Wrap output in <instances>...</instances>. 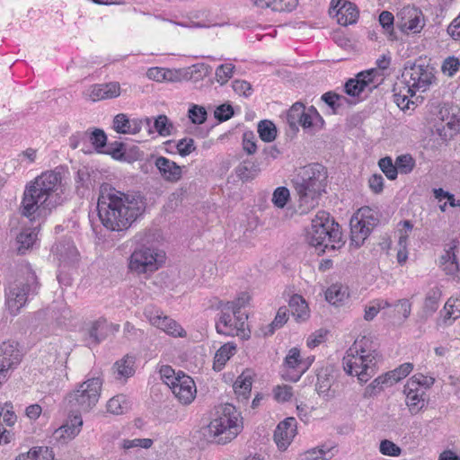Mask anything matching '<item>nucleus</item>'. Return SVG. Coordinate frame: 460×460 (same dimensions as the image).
Instances as JSON below:
<instances>
[{
    "label": "nucleus",
    "instance_id": "nucleus-1",
    "mask_svg": "<svg viewBox=\"0 0 460 460\" xmlns=\"http://www.w3.org/2000/svg\"><path fill=\"white\" fill-rule=\"evenodd\" d=\"M145 209L146 199L140 193H125L109 183L101 185L97 211L102 225L107 230H128Z\"/></svg>",
    "mask_w": 460,
    "mask_h": 460
},
{
    "label": "nucleus",
    "instance_id": "nucleus-2",
    "mask_svg": "<svg viewBox=\"0 0 460 460\" xmlns=\"http://www.w3.org/2000/svg\"><path fill=\"white\" fill-rule=\"evenodd\" d=\"M60 172L48 171L30 181L23 191L20 212L26 217H34L40 210L49 212L64 202V189Z\"/></svg>",
    "mask_w": 460,
    "mask_h": 460
},
{
    "label": "nucleus",
    "instance_id": "nucleus-3",
    "mask_svg": "<svg viewBox=\"0 0 460 460\" xmlns=\"http://www.w3.org/2000/svg\"><path fill=\"white\" fill-rule=\"evenodd\" d=\"M327 178L326 168L318 163L299 168L292 184L298 196L301 213H306L318 204V199L325 192Z\"/></svg>",
    "mask_w": 460,
    "mask_h": 460
},
{
    "label": "nucleus",
    "instance_id": "nucleus-4",
    "mask_svg": "<svg viewBox=\"0 0 460 460\" xmlns=\"http://www.w3.org/2000/svg\"><path fill=\"white\" fill-rule=\"evenodd\" d=\"M377 357L376 344L370 337L363 336L346 351L343 368L348 375L357 376L360 384H365L376 373Z\"/></svg>",
    "mask_w": 460,
    "mask_h": 460
},
{
    "label": "nucleus",
    "instance_id": "nucleus-5",
    "mask_svg": "<svg viewBox=\"0 0 460 460\" xmlns=\"http://www.w3.org/2000/svg\"><path fill=\"white\" fill-rule=\"evenodd\" d=\"M239 417L240 413L233 404L217 406L209 424L202 429L204 438L207 442L217 445L231 442L243 429Z\"/></svg>",
    "mask_w": 460,
    "mask_h": 460
},
{
    "label": "nucleus",
    "instance_id": "nucleus-6",
    "mask_svg": "<svg viewBox=\"0 0 460 460\" xmlns=\"http://www.w3.org/2000/svg\"><path fill=\"white\" fill-rule=\"evenodd\" d=\"M306 240L315 248L318 255H322L326 251L339 250L344 245L339 224L323 210L318 211L312 219Z\"/></svg>",
    "mask_w": 460,
    "mask_h": 460
},
{
    "label": "nucleus",
    "instance_id": "nucleus-7",
    "mask_svg": "<svg viewBox=\"0 0 460 460\" xmlns=\"http://www.w3.org/2000/svg\"><path fill=\"white\" fill-rule=\"evenodd\" d=\"M40 283L36 273L27 269L20 279L5 291V304L12 315H17L30 299L39 294Z\"/></svg>",
    "mask_w": 460,
    "mask_h": 460
},
{
    "label": "nucleus",
    "instance_id": "nucleus-8",
    "mask_svg": "<svg viewBox=\"0 0 460 460\" xmlns=\"http://www.w3.org/2000/svg\"><path fill=\"white\" fill-rule=\"evenodd\" d=\"M401 76L411 96L417 91L426 92L436 80L434 68L421 58L406 61Z\"/></svg>",
    "mask_w": 460,
    "mask_h": 460
},
{
    "label": "nucleus",
    "instance_id": "nucleus-9",
    "mask_svg": "<svg viewBox=\"0 0 460 460\" xmlns=\"http://www.w3.org/2000/svg\"><path fill=\"white\" fill-rule=\"evenodd\" d=\"M102 386L100 377L88 378L69 393L66 400L71 411L88 412L97 404Z\"/></svg>",
    "mask_w": 460,
    "mask_h": 460
},
{
    "label": "nucleus",
    "instance_id": "nucleus-10",
    "mask_svg": "<svg viewBox=\"0 0 460 460\" xmlns=\"http://www.w3.org/2000/svg\"><path fill=\"white\" fill-rule=\"evenodd\" d=\"M164 255L153 245L138 244L129 258L128 268L138 274L152 273L163 263Z\"/></svg>",
    "mask_w": 460,
    "mask_h": 460
},
{
    "label": "nucleus",
    "instance_id": "nucleus-11",
    "mask_svg": "<svg viewBox=\"0 0 460 460\" xmlns=\"http://www.w3.org/2000/svg\"><path fill=\"white\" fill-rule=\"evenodd\" d=\"M232 315V311H224L218 314V317L216 320L217 332L226 336H240L243 340L249 339L250 331L246 332L244 329L247 316L244 318L242 316V320L239 322L236 318L234 321Z\"/></svg>",
    "mask_w": 460,
    "mask_h": 460
},
{
    "label": "nucleus",
    "instance_id": "nucleus-12",
    "mask_svg": "<svg viewBox=\"0 0 460 460\" xmlns=\"http://www.w3.org/2000/svg\"><path fill=\"white\" fill-rule=\"evenodd\" d=\"M398 28L404 33H419L425 26L424 15L420 9L405 6L397 14Z\"/></svg>",
    "mask_w": 460,
    "mask_h": 460
},
{
    "label": "nucleus",
    "instance_id": "nucleus-13",
    "mask_svg": "<svg viewBox=\"0 0 460 460\" xmlns=\"http://www.w3.org/2000/svg\"><path fill=\"white\" fill-rule=\"evenodd\" d=\"M378 74L376 68L361 71L357 74L354 78H349L344 84V92L350 97H358L367 89L370 92L376 85L371 86L374 84V79Z\"/></svg>",
    "mask_w": 460,
    "mask_h": 460
},
{
    "label": "nucleus",
    "instance_id": "nucleus-14",
    "mask_svg": "<svg viewBox=\"0 0 460 460\" xmlns=\"http://www.w3.org/2000/svg\"><path fill=\"white\" fill-rule=\"evenodd\" d=\"M143 128L146 129L149 135L154 133L150 118L129 119L126 114L119 113L113 119V128L119 134L136 135L139 133Z\"/></svg>",
    "mask_w": 460,
    "mask_h": 460
},
{
    "label": "nucleus",
    "instance_id": "nucleus-15",
    "mask_svg": "<svg viewBox=\"0 0 460 460\" xmlns=\"http://www.w3.org/2000/svg\"><path fill=\"white\" fill-rule=\"evenodd\" d=\"M170 388L184 405L190 404L194 400L197 393L193 379L184 373H181V376L179 379L174 378V381L171 382Z\"/></svg>",
    "mask_w": 460,
    "mask_h": 460
},
{
    "label": "nucleus",
    "instance_id": "nucleus-16",
    "mask_svg": "<svg viewBox=\"0 0 460 460\" xmlns=\"http://www.w3.org/2000/svg\"><path fill=\"white\" fill-rule=\"evenodd\" d=\"M403 393L406 396V404L412 414L418 413L426 404V392L420 387V383L408 380L404 385Z\"/></svg>",
    "mask_w": 460,
    "mask_h": 460
},
{
    "label": "nucleus",
    "instance_id": "nucleus-17",
    "mask_svg": "<svg viewBox=\"0 0 460 460\" xmlns=\"http://www.w3.org/2000/svg\"><path fill=\"white\" fill-rule=\"evenodd\" d=\"M22 354L18 349V343L8 341L0 345V376L6 377L5 373L8 369L18 365L21 361Z\"/></svg>",
    "mask_w": 460,
    "mask_h": 460
},
{
    "label": "nucleus",
    "instance_id": "nucleus-18",
    "mask_svg": "<svg viewBox=\"0 0 460 460\" xmlns=\"http://www.w3.org/2000/svg\"><path fill=\"white\" fill-rule=\"evenodd\" d=\"M296 433V420L288 417L280 421L274 431V441L279 450L285 451Z\"/></svg>",
    "mask_w": 460,
    "mask_h": 460
},
{
    "label": "nucleus",
    "instance_id": "nucleus-19",
    "mask_svg": "<svg viewBox=\"0 0 460 460\" xmlns=\"http://www.w3.org/2000/svg\"><path fill=\"white\" fill-rule=\"evenodd\" d=\"M148 317L152 325L161 329L167 334L173 337L186 336V332L183 328L175 320L164 315L162 312H149Z\"/></svg>",
    "mask_w": 460,
    "mask_h": 460
},
{
    "label": "nucleus",
    "instance_id": "nucleus-20",
    "mask_svg": "<svg viewBox=\"0 0 460 460\" xmlns=\"http://www.w3.org/2000/svg\"><path fill=\"white\" fill-rule=\"evenodd\" d=\"M284 366L287 373L283 374V377L291 382H296L305 370L301 357L300 350L297 348H292L284 360Z\"/></svg>",
    "mask_w": 460,
    "mask_h": 460
},
{
    "label": "nucleus",
    "instance_id": "nucleus-21",
    "mask_svg": "<svg viewBox=\"0 0 460 460\" xmlns=\"http://www.w3.org/2000/svg\"><path fill=\"white\" fill-rule=\"evenodd\" d=\"M155 165L165 181L177 182L182 176L181 167L164 156H158L155 161Z\"/></svg>",
    "mask_w": 460,
    "mask_h": 460
},
{
    "label": "nucleus",
    "instance_id": "nucleus-22",
    "mask_svg": "<svg viewBox=\"0 0 460 460\" xmlns=\"http://www.w3.org/2000/svg\"><path fill=\"white\" fill-rule=\"evenodd\" d=\"M107 322L103 318L93 322L85 332V341L88 346H96L107 338Z\"/></svg>",
    "mask_w": 460,
    "mask_h": 460
},
{
    "label": "nucleus",
    "instance_id": "nucleus-23",
    "mask_svg": "<svg viewBox=\"0 0 460 460\" xmlns=\"http://www.w3.org/2000/svg\"><path fill=\"white\" fill-rule=\"evenodd\" d=\"M120 94V86L119 83L111 82L109 84H94L92 87L90 98L96 102L104 99H111Z\"/></svg>",
    "mask_w": 460,
    "mask_h": 460
},
{
    "label": "nucleus",
    "instance_id": "nucleus-24",
    "mask_svg": "<svg viewBox=\"0 0 460 460\" xmlns=\"http://www.w3.org/2000/svg\"><path fill=\"white\" fill-rule=\"evenodd\" d=\"M350 226V244L355 248H359L364 244L365 240L371 234L366 225L358 220V217H352L349 222Z\"/></svg>",
    "mask_w": 460,
    "mask_h": 460
},
{
    "label": "nucleus",
    "instance_id": "nucleus-25",
    "mask_svg": "<svg viewBox=\"0 0 460 460\" xmlns=\"http://www.w3.org/2000/svg\"><path fill=\"white\" fill-rule=\"evenodd\" d=\"M359 16V11L354 3L344 0L341 6L336 12V17L339 24L348 26L357 22Z\"/></svg>",
    "mask_w": 460,
    "mask_h": 460
},
{
    "label": "nucleus",
    "instance_id": "nucleus-26",
    "mask_svg": "<svg viewBox=\"0 0 460 460\" xmlns=\"http://www.w3.org/2000/svg\"><path fill=\"white\" fill-rule=\"evenodd\" d=\"M136 358L126 355L121 359L116 361L112 367L113 374L116 379H127L135 374Z\"/></svg>",
    "mask_w": 460,
    "mask_h": 460
},
{
    "label": "nucleus",
    "instance_id": "nucleus-27",
    "mask_svg": "<svg viewBox=\"0 0 460 460\" xmlns=\"http://www.w3.org/2000/svg\"><path fill=\"white\" fill-rule=\"evenodd\" d=\"M37 228H24L16 236L17 251L19 254H25L36 243Z\"/></svg>",
    "mask_w": 460,
    "mask_h": 460
},
{
    "label": "nucleus",
    "instance_id": "nucleus-28",
    "mask_svg": "<svg viewBox=\"0 0 460 460\" xmlns=\"http://www.w3.org/2000/svg\"><path fill=\"white\" fill-rule=\"evenodd\" d=\"M321 101L328 107L329 111L326 113L329 115L338 114L343 104L349 102L347 97L333 91L324 93L321 96Z\"/></svg>",
    "mask_w": 460,
    "mask_h": 460
},
{
    "label": "nucleus",
    "instance_id": "nucleus-29",
    "mask_svg": "<svg viewBox=\"0 0 460 460\" xmlns=\"http://www.w3.org/2000/svg\"><path fill=\"white\" fill-rule=\"evenodd\" d=\"M236 176L243 181L247 182L253 180L261 172L260 164L250 159L240 163L235 168Z\"/></svg>",
    "mask_w": 460,
    "mask_h": 460
},
{
    "label": "nucleus",
    "instance_id": "nucleus-30",
    "mask_svg": "<svg viewBox=\"0 0 460 460\" xmlns=\"http://www.w3.org/2000/svg\"><path fill=\"white\" fill-rule=\"evenodd\" d=\"M288 305L296 321H305L309 317L308 305L301 295H293L288 300Z\"/></svg>",
    "mask_w": 460,
    "mask_h": 460
},
{
    "label": "nucleus",
    "instance_id": "nucleus-31",
    "mask_svg": "<svg viewBox=\"0 0 460 460\" xmlns=\"http://www.w3.org/2000/svg\"><path fill=\"white\" fill-rule=\"evenodd\" d=\"M236 345L234 342H227L222 345L216 352L214 357L213 368L216 371H221L230 358L234 355Z\"/></svg>",
    "mask_w": 460,
    "mask_h": 460
},
{
    "label": "nucleus",
    "instance_id": "nucleus-32",
    "mask_svg": "<svg viewBox=\"0 0 460 460\" xmlns=\"http://www.w3.org/2000/svg\"><path fill=\"white\" fill-rule=\"evenodd\" d=\"M83 425V419L80 412L68 416L66 422L59 428L61 437L72 439L77 436Z\"/></svg>",
    "mask_w": 460,
    "mask_h": 460
},
{
    "label": "nucleus",
    "instance_id": "nucleus-33",
    "mask_svg": "<svg viewBox=\"0 0 460 460\" xmlns=\"http://www.w3.org/2000/svg\"><path fill=\"white\" fill-rule=\"evenodd\" d=\"M441 119L454 133L460 131V109L458 107H443L439 111Z\"/></svg>",
    "mask_w": 460,
    "mask_h": 460
},
{
    "label": "nucleus",
    "instance_id": "nucleus-34",
    "mask_svg": "<svg viewBox=\"0 0 460 460\" xmlns=\"http://www.w3.org/2000/svg\"><path fill=\"white\" fill-rule=\"evenodd\" d=\"M442 322L445 325H450L460 318V299L450 297L446 302L440 312Z\"/></svg>",
    "mask_w": 460,
    "mask_h": 460
},
{
    "label": "nucleus",
    "instance_id": "nucleus-35",
    "mask_svg": "<svg viewBox=\"0 0 460 460\" xmlns=\"http://www.w3.org/2000/svg\"><path fill=\"white\" fill-rule=\"evenodd\" d=\"M252 378L250 375L242 373L234 384V390L238 398L245 401L249 398L252 391Z\"/></svg>",
    "mask_w": 460,
    "mask_h": 460
},
{
    "label": "nucleus",
    "instance_id": "nucleus-36",
    "mask_svg": "<svg viewBox=\"0 0 460 460\" xmlns=\"http://www.w3.org/2000/svg\"><path fill=\"white\" fill-rule=\"evenodd\" d=\"M353 217H358V220L370 230H373L379 223L378 213L369 207L360 208Z\"/></svg>",
    "mask_w": 460,
    "mask_h": 460
},
{
    "label": "nucleus",
    "instance_id": "nucleus-37",
    "mask_svg": "<svg viewBox=\"0 0 460 460\" xmlns=\"http://www.w3.org/2000/svg\"><path fill=\"white\" fill-rule=\"evenodd\" d=\"M440 297L441 291L438 288H433L429 290L423 305V313L427 317L432 315L438 310Z\"/></svg>",
    "mask_w": 460,
    "mask_h": 460
},
{
    "label": "nucleus",
    "instance_id": "nucleus-38",
    "mask_svg": "<svg viewBox=\"0 0 460 460\" xmlns=\"http://www.w3.org/2000/svg\"><path fill=\"white\" fill-rule=\"evenodd\" d=\"M393 385V381L386 373L375 378L365 389L364 397H372L384 390L385 386Z\"/></svg>",
    "mask_w": 460,
    "mask_h": 460
},
{
    "label": "nucleus",
    "instance_id": "nucleus-39",
    "mask_svg": "<svg viewBox=\"0 0 460 460\" xmlns=\"http://www.w3.org/2000/svg\"><path fill=\"white\" fill-rule=\"evenodd\" d=\"M378 22L382 28L385 30V32L387 35V38L391 41L397 40V35L394 31V16L389 11H383L379 14Z\"/></svg>",
    "mask_w": 460,
    "mask_h": 460
},
{
    "label": "nucleus",
    "instance_id": "nucleus-40",
    "mask_svg": "<svg viewBox=\"0 0 460 460\" xmlns=\"http://www.w3.org/2000/svg\"><path fill=\"white\" fill-rule=\"evenodd\" d=\"M260 138L263 142H272L277 137V128L275 124L269 119H262L258 123L257 128Z\"/></svg>",
    "mask_w": 460,
    "mask_h": 460
},
{
    "label": "nucleus",
    "instance_id": "nucleus-41",
    "mask_svg": "<svg viewBox=\"0 0 460 460\" xmlns=\"http://www.w3.org/2000/svg\"><path fill=\"white\" fill-rule=\"evenodd\" d=\"M303 110H305L304 103L300 102H295L287 113V122L291 130L298 131V123L303 115Z\"/></svg>",
    "mask_w": 460,
    "mask_h": 460
},
{
    "label": "nucleus",
    "instance_id": "nucleus-42",
    "mask_svg": "<svg viewBox=\"0 0 460 460\" xmlns=\"http://www.w3.org/2000/svg\"><path fill=\"white\" fill-rule=\"evenodd\" d=\"M316 376L317 382L315 385V388L317 393L319 394L328 393L333 380V376L331 374V370L328 367H323L318 371Z\"/></svg>",
    "mask_w": 460,
    "mask_h": 460
},
{
    "label": "nucleus",
    "instance_id": "nucleus-43",
    "mask_svg": "<svg viewBox=\"0 0 460 460\" xmlns=\"http://www.w3.org/2000/svg\"><path fill=\"white\" fill-rule=\"evenodd\" d=\"M155 130L162 137H168L172 134L174 128L173 124L169 120L168 117L164 114L158 115L154 121L152 129Z\"/></svg>",
    "mask_w": 460,
    "mask_h": 460
},
{
    "label": "nucleus",
    "instance_id": "nucleus-44",
    "mask_svg": "<svg viewBox=\"0 0 460 460\" xmlns=\"http://www.w3.org/2000/svg\"><path fill=\"white\" fill-rule=\"evenodd\" d=\"M348 296L346 289L342 286L333 284L329 287L325 292V299L332 305H338L339 303L342 302L345 297Z\"/></svg>",
    "mask_w": 460,
    "mask_h": 460
},
{
    "label": "nucleus",
    "instance_id": "nucleus-45",
    "mask_svg": "<svg viewBox=\"0 0 460 460\" xmlns=\"http://www.w3.org/2000/svg\"><path fill=\"white\" fill-rule=\"evenodd\" d=\"M288 320V309L286 306L279 308L274 320L267 326L265 335H272L277 329L281 328Z\"/></svg>",
    "mask_w": 460,
    "mask_h": 460
},
{
    "label": "nucleus",
    "instance_id": "nucleus-46",
    "mask_svg": "<svg viewBox=\"0 0 460 460\" xmlns=\"http://www.w3.org/2000/svg\"><path fill=\"white\" fill-rule=\"evenodd\" d=\"M88 141L92 143L97 153L102 154L107 146V135L104 130L94 128L92 132L88 133Z\"/></svg>",
    "mask_w": 460,
    "mask_h": 460
},
{
    "label": "nucleus",
    "instance_id": "nucleus-47",
    "mask_svg": "<svg viewBox=\"0 0 460 460\" xmlns=\"http://www.w3.org/2000/svg\"><path fill=\"white\" fill-rule=\"evenodd\" d=\"M68 141H69V146L72 149H76V148L80 147L81 146H83L81 150L84 154L91 153L89 146L87 145L88 131H76L75 133L72 134L69 137Z\"/></svg>",
    "mask_w": 460,
    "mask_h": 460
},
{
    "label": "nucleus",
    "instance_id": "nucleus-48",
    "mask_svg": "<svg viewBox=\"0 0 460 460\" xmlns=\"http://www.w3.org/2000/svg\"><path fill=\"white\" fill-rule=\"evenodd\" d=\"M106 407L110 413L119 415L123 414L128 410V403L125 396L119 394L111 398L108 401Z\"/></svg>",
    "mask_w": 460,
    "mask_h": 460
},
{
    "label": "nucleus",
    "instance_id": "nucleus-49",
    "mask_svg": "<svg viewBox=\"0 0 460 460\" xmlns=\"http://www.w3.org/2000/svg\"><path fill=\"white\" fill-rule=\"evenodd\" d=\"M395 164L397 167V172L409 174L413 171L416 162L410 154H405L396 157Z\"/></svg>",
    "mask_w": 460,
    "mask_h": 460
},
{
    "label": "nucleus",
    "instance_id": "nucleus-50",
    "mask_svg": "<svg viewBox=\"0 0 460 460\" xmlns=\"http://www.w3.org/2000/svg\"><path fill=\"white\" fill-rule=\"evenodd\" d=\"M57 251L58 252L59 260L61 261L73 263L78 261V252L72 244H67V247L64 244H58L57 245Z\"/></svg>",
    "mask_w": 460,
    "mask_h": 460
},
{
    "label": "nucleus",
    "instance_id": "nucleus-51",
    "mask_svg": "<svg viewBox=\"0 0 460 460\" xmlns=\"http://www.w3.org/2000/svg\"><path fill=\"white\" fill-rule=\"evenodd\" d=\"M126 146L122 142L114 141L107 144L102 154L111 155L115 160H124Z\"/></svg>",
    "mask_w": 460,
    "mask_h": 460
},
{
    "label": "nucleus",
    "instance_id": "nucleus-52",
    "mask_svg": "<svg viewBox=\"0 0 460 460\" xmlns=\"http://www.w3.org/2000/svg\"><path fill=\"white\" fill-rule=\"evenodd\" d=\"M378 166L380 170L385 173L387 179L394 181L397 178V167L395 163H393V160L390 156H385L381 158L378 161Z\"/></svg>",
    "mask_w": 460,
    "mask_h": 460
},
{
    "label": "nucleus",
    "instance_id": "nucleus-53",
    "mask_svg": "<svg viewBox=\"0 0 460 460\" xmlns=\"http://www.w3.org/2000/svg\"><path fill=\"white\" fill-rule=\"evenodd\" d=\"M290 198L289 190L287 187L280 186L275 189L272 194V203L279 208H283Z\"/></svg>",
    "mask_w": 460,
    "mask_h": 460
},
{
    "label": "nucleus",
    "instance_id": "nucleus-54",
    "mask_svg": "<svg viewBox=\"0 0 460 460\" xmlns=\"http://www.w3.org/2000/svg\"><path fill=\"white\" fill-rule=\"evenodd\" d=\"M413 369L411 363H403L393 371L386 373V376L393 381V385L406 377Z\"/></svg>",
    "mask_w": 460,
    "mask_h": 460
},
{
    "label": "nucleus",
    "instance_id": "nucleus-55",
    "mask_svg": "<svg viewBox=\"0 0 460 460\" xmlns=\"http://www.w3.org/2000/svg\"><path fill=\"white\" fill-rule=\"evenodd\" d=\"M188 117L193 124L200 125L206 121L208 113L203 106L193 104L188 111Z\"/></svg>",
    "mask_w": 460,
    "mask_h": 460
},
{
    "label": "nucleus",
    "instance_id": "nucleus-56",
    "mask_svg": "<svg viewBox=\"0 0 460 460\" xmlns=\"http://www.w3.org/2000/svg\"><path fill=\"white\" fill-rule=\"evenodd\" d=\"M234 69V66L230 63L218 66L216 69L217 81L221 85L225 84L233 76Z\"/></svg>",
    "mask_w": 460,
    "mask_h": 460
},
{
    "label": "nucleus",
    "instance_id": "nucleus-57",
    "mask_svg": "<svg viewBox=\"0 0 460 460\" xmlns=\"http://www.w3.org/2000/svg\"><path fill=\"white\" fill-rule=\"evenodd\" d=\"M379 451L382 455L388 456H399L402 454L401 447L388 439H383L380 442Z\"/></svg>",
    "mask_w": 460,
    "mask_h": 460
},
{
    "label": "nucleus",
    "instance_id": "nucleus-58",
    "mask_svg": "<svg viewBox=\"0 0 460 460\" xmlns=\"http://www.w3.org/2000/svg\"><path fill=\"white\" fill-rule=\"evenodd\" d=\"M460 70V59L455 56L447 58L442 64V71L448 76H453Z\"/></svg>",
    "mask_w": 460,
    "mask_h": 460
},
{
    "label": "nucleus",
    "instance_id": "nucleus-59",
    "mask_svg": "<svg viewBox=\"0 0 460 460\" xmlns=\"http://www.w3.org/2000/svg\"><path fill=\"white\" fill-rule=\"evenodd\" d=\"M234 113V109L230 103H223L216 108L214 116L219 122H224L230 119Z\"/></svg>",
    "mask_w": 460,
    "mask_h": 460
},
{
    "label": "nucleus",
    "instance_id": "nucleus-60",
    "mask_svg": "<svg viewBox=\"0 0 460 460\" xmlns=\"http://www.w3.org/2000/svg\"><path fill=\"white\" fill-rule=\"evenodd\" d=\"M232 87L235 93L246 98L251 96L253 92L252 84L245 80H234Z\"/></svg>",
    "mask_w": 460,
    "mask_h": 460
},
{
    "label": "nucleus",
    "instance_id": "nucleus-61",
    "mask_svg": "<svg viewBox=\"0 0 460 460\" xmlns=\"http://www.w3.org/2000/svg\"><path fill=\"white\" fill-rule=\"evenodd\" d=\"M176 148L178 154L185 157L191 154L196 149V146L192 138L184 137L177 142Z\"/></svg>",
    "mask_w": 460,
    "mask_h": 460
},
{
    "label": "nucleus",
    "instance_id": "nucleus-62",
    "mask_svg": "<svg viewBox=\"0 0 460 460\" xmlns=\"http://www.w3.org/2000/svg\"><path fill=\"white\" fill-rule=\"evenodd\" d=\"M249 296L246 293H242L235 300L232 301L234 304L233 316L236 318L239 322L242 320V316L240 314L241 309L244 307V305L249 302Z\"/></svg>",
    "mask_w": 460,
    "mask_h": 460
},
{
    "label": "nucleus",
    "instance_id": "nucleus-63",
    "mask_svg": "<svg viewBox=\"0 0 460 460\" xmlns=\"http://www.w3.org/2000/svg\"><path fill=\"white\" fill-rule=\"evenodd\" d=\"M326 451L323 448H311L300 455L299 460H327Z\"/></svg>",
    "mask_w": 460,
    "mask_h": 460
},
{
    "label": "nucleus",
    "instance_id": "nucleus-64",
    "mask_svg": "<svg viewBox=\"0 0 460 460\" xmlns=\"http://www.w3.org/2000/svg\"><path fill=\"white\" fill-rule=\"evenodd\" d=\"M447 32L454 40H460V14L450 22Z\"/></svg>",
    "mask_w": 460,
    "mask_h": 460
}]
</instances>
